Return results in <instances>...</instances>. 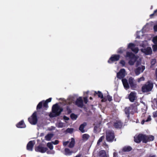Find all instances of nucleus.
Wrapping results in <instances>:
<instances>
[{"label": "nucleus", "instance_id": "603ef678", "mask_svg": "<svg viewBox=\"0 0 157 157\" xmlns=\"http://www.w3.org/2000/svg\"><path fill=\"white\" fill-rule=\"evenodd\" d=\"M154 29L155 31H157V24L154 25Z\"/></svg>", "mask_w": 157, "mask_h": 157}, {"label": "nucleus", "instance_id": "aec40b11", "mask_svg": "<svg viewBox=\"0 0 157 157\" xmlns=\"http://www.w3.org/2000/svg\"><path fill=\"white\" fill-rule=\"evenodd\" d=\"M34 144V142L33 141H30L28 144L27 146V148L28 150L32 151L33 147Z\"/></svg>", "mask_w": 157, "mask_h": 157}, {"label": "nucleus", "instance_id": "ddd939ff", "mask_svg": "<svg viewBox=\"0 0 157 157\" xmlns=\"http://www.w3.org/2000/svg\"><path fill=\"white\" fill-rule=\"evenodd\" d=\"M126 74L124 69H122L120 70V71L117 74V77L121 79L123 78Z\"/></svg>", "mask_w": 157, "mask_h": 157}, {"label": "nucleus", "instance_id": "6ab92c4d", "mask_svg": "<svg viewBox=\"0 0 157 157\" xmlns=\"http://www.w3.org/2000/svg\"><path fill=\"white\" fill-rule=\"evenodd\" d=\"M97 157H109V156L104 150H101L99 152Z\"/></svg>", "mask_w": 157, "mask_h": 157}, {"label": "nucleus", "instance_id": "b1692460", "mask_svg": "<svg viewBox=\"0 0 157 157\" xmlns=\"http://www.w3.org/2000/svg\"><path fill=\"white\" fill-rule=\"evenodd\" d=\"M53 134L52 133H49L45 136V140L47 141H50L53 137Z\"/></svg>", "mask_w": 157, "mask_h": 157}, {"label": "nucleus", "instance_id": "de8ad7c7", "mask_svg": "<svg viewBox=\"0 0 157 157\" xmlns=\"http://www.w3.org/2000/svg\"><path fill=\"white\" fill-rule=\"evenodd\" d=\"M47 153L48 154H54L55 153V151L52 150L51 151H47Z\"/></svg>", "mask_w": 157, "mask_h": 157}, {"label": "nucleus", "instance_id": "bf43d9fd", "mask_svg": "<svg viewBox=\"0 0 157 157\" xmlns=\"http://www.w3.org/2000/svg\"><path fill=\"white\" fill-rule=\"evenodd\" d=\"M149 157H156V156L155 155H149Z\"/></svg>", "mask_w": 157, "mask_h": 157}, {"label": "nucleus", "instance_id": "c85d7f7f", "mask_svg": "<svg viewBox=\"0 0 157 157\" xmlns=\"http://www.w3.org/2000/svg\"><path fill=\"white\" fill-rule=\"evenodd\" d=\"M90 137L89 135L86 134H84L82 135V138L83 140H87Z\"/></svg>", "mask_w": 157, "mask_h": 157}, {"label": "nucleus", "instance_id": "4d7b16f0", "mask_svg": "<svg viewBox=\"0 0 157 157\" xmlns=\"http://www.w3.org/2000/svg\"><path fill=\"white\" fill-rule=\"evenodd\" d=\"M69 143V142L68 141H66V142H63V145L64 146H66Z\"/></svg>", "mask_w": 157, "mask_h": 157}, {"label": "nucleus", "instance_id": "09e8293b", "mask_svg": "<svg viewBox=\"0 0 157 157\" xmlns=\"http://www.w3.org/2000/svg\"><path fill=\"white\" fill-rule=\"evenodd\" d=\"M153 116L154 117H157V111H156L153 113Z\"/></svg>", "mask_w": 157, "mask_h": 157}, {"label": "nucleus", "instance_id": "20e7f679", "mask_svg": "<svg viewBox=\"0 0 157 157\" xmlns=\"http://www.w3.org/2000/svg\"><path fill=\"white\" fill-rule=\"evenodd\" d=\"M153 84L151 81H148L142 87V91L144 92L151 91L153 88Z\"/></svg>", "mask_w": 157, "mask_h": 157}, {"label": "nucleus", "instance_id": "4be33fe9", "mask_svg": "<svg viewBox=\"0 0 157 157\" xmlns=\"http://www.w3.org/2000/svg\"><path fill=\"white\" fill-rule=\"evenodd\" d=\"M122 81L124 87L126 89H128L129 88V86L127 80L124 79H122Z\"/></svg>", "mask_w": 157, "mask_h": 157}, {"label": "nucleus", "instance_id": "e2e57ef3", "mask_svg": "<svg viewBox=\"0 0 157 157\" xmlns=\"http://www.w3.org/2000/svg\"><path fill=\"white\" fill-rule=\"evenodd\" d=\"M142 33V32H140H140H137V35H138V34L139 33Z\"/></svg>", "mask_w": 157, "mask_h": 157}, {"label": "nucleus", "instance_id": "72a5a7b5", "mask_svg": "<svg viewBox=\"0 0 157 157\" xmlns=\"http://www.w3.org/2000/svg\"><path fill=\"white\" fill-rule=\"evenodd\" d=\"M95 93L97 94H98V96L99 97L101 98H103V94L101 92L99 91H98V92H95Z\"/></svg>", "mask_w": 157, "mask_h": 157}, {"label": "nucleus", "instance_id": "774afa93", "mask_svg": "<svg viewBox=\"0 0 157 157\" xmlns=\"http://www.w3.org/2000/svg\"><path fill=\"white\" fill-rule=\"evenodd\" d=\"M142 103L143 104H144V105H145V103H144V102H142Z\"/></svg>", "mask_w": 157, "mask_h": 157}, {"label": "nucleus", "instance_id": "cd10ccee", "mask_svg": "<svg viewBox=\"0 0 157 157\" xmlns=\"http://www.w3.org/2000/svg\"><path fill=\"white\" fill-rule=\"evenodd\" d=\"M72 151H70L68 148H65V154L66 155H69L71 154Z\"/></svg>", "mask_w": 157, "mask_h": 157}, {"label": "nucleus", "instance_id": "a211bd4d", "mask_svg": "<svg viewBox=\"0 0 157 157\" xmlns=\"http://www.w3.org/2000/svg\"><path fill=\"white\" fill-rule=\"evenodd\" d=\"M128 81L131 88L133 89H134L135 87L136 84L134 82V78L132 77H130Z\"/></svg>", "mask_w": 157, "mask_h": 157}, {"label": "nucleus", "instance_id": "8fccbe9b", "mask_svg": "<svg viewBox=\"0 0 157 157\" xmlns=\"http://www.w3.org/2000/svg\"><path fill=\"white\" fill-rule=\"evenodd\" d=\"M67 111L68 113H71V109H69V107H67Z\"/></svg>", "mask_w": 157, "mask_h": 157}, {"label": "nucleus", "instance_id": "4c0bfd02", "mask_svg": "<svg viewBox=\"0 0 157 157\" xmlns=\"http://www.w3.org/2000/svg\"><path fill=\"white\" fill-rule=\"evenodd\" d=\"M153 41L155 44H157V36L154 37Z\"/></svg>", "mask_w": 157, "mask_h": 157}, {"label": "nucleus", "instance_id": "f03ea898", "mask_svg": "<svg viewBox=\"0 0 157 157\" xmlns=\"http://www.w3.org/2000/svg\"><path fill=\"white\" fill-rule=\"evenodd\" d=\"M140 46L143 48L141 49V51L142 52L146 55H149L151 54L152 51L151 47H147L146 48L147 45V41H140Z\"/></svg>", "mask_w": 157, "mask_h": 157}, {"label": "nucleus", "instance_id": "6e6d98bb", "mask_svg": "<svg viewBox=\"0 0 157 157\" xmlns=\"http://www.w3.org/2000/svg\"><path fill=\"white\" fill-rule=\"evenodd\" d=\"M63 119L66 121H68L69 120V118L66 117V116H64L63 117Z\"/></svg>", "mask_w": 157, "mask_h": 157}, {"label": "nucleus", "instance_id": "f704fd0d", "mask_svg": "<svg viewBox=\"0 0 157 157\" xmlns=\"http://www.w3.org/2000/svg\"><path fill=\"white\" fill-rule=\"evenodd\" d=\"M71 117L72 119L75 120L77 119V116L76 115L72 113L71 115Z\"/></svg>", "mask_w": 157, "mask_h": 157}, {"label": "nucleus", "instance_id": "864d4df0", "mask_svg": "<svg viewBox=\"0 0 157 157\" xmlns=\"http://www.w3.org/2000/svg\"><path fill=\"white\" fill-rule=\"evenodd\" d=\"M154 14H155L156 15H157V10L154 11V13L153 14H151L150 16H151L153 15Z\"/></svg>", "mask_w": 157, "mask_h": 157}, {"label": "nucleus", "instance_id": "9d476101", "mask_svg": "<svg viewBox=\"0 0 157 157\" xmlns=\"http://www.w3.org/2000/svg\"><path fill=\"white\" fill-rule=\"evenodd\" d=\"M135 44L133 43L129 44L128 46V48L130 49L132 51L135 53H137L138 52L139 49L138 48L135 47Z\"/></svg>", "mask_w": 157, "mask_h": 157}, {"label": "nucleus", "instance_id": "c9c22d12", "mask_svg": "<svg viewBox=\"0 0 157 157\" xmlns=\"http://www.w3.org/2000/svg\"><path fill=\"white\" fill-rule=\"evenodd\" d=\"M74 101L73 99V98L71 97L68 98L67 101V103H68L69 104H70Z\"/></svg>", "mask_w": 157, "mask_h": 157}, {"label": "nucleus", "instance_id": "9b49d317", "mask_svg": "<svg viewBox=\"0 0 157 157\" xmlns=\"http://www.w3.org/2000/svg\"><path fill=\"white\" fill-rule=\"evenodd\" d=\"M145 69V66L141 65L137 67L135 70V72L136 75H139L140 73H142Z\"/></svg>", "mask_w": 157, "mask_h": 157}, {"label": "nucleus", "instance_id": "c03bdc74", "mask_svg": "<svg viewBox=\"0 0 157 157\" xmlns=\"http://www.w3.org/2000/svg\"><path fill=\"white\" fill-rule=\"evenodd\" d=\"M103 146L105 148H108V145L106 144L105 142L103 143Z\"/></svg>", "mask_w": 157, "mask_h": 157}, {"label": "nucleus", "instance_id": "7c9ffc66", "mask_svg": "<svg viewBox=\"0 0 157 157\" xmlns=\"http://www.w3.org/2000/svg\"><path fill=\"white\" fill-rule=\"evenodd\" d=\"M151 120V116H148L147 119L146 120H143L141 122V124H144V123L145 122H148V121H150Z\"/></svg>", "mask_w": 157, "mask_h": 157}, {"label": "nucleus", "instance_id": "dca6fc26", "mask_svg": "<svg viewBox=\"0 0 157 157\" xmlns=\"http://www.w3.org/2000/svg\"><path fill=\"white\" fill-rule=\"evenodd\" d=\"M75 104L78 106L82 107L83 106V100L82 97L78 98L75 102Z\"/></svg>", "mask_w": 157, "mask_h": 157}, {"label": "nucleus", "instance_id": "f257e3e1", "mask_svg": "<svg viewBox=\"0 0 157 157\" xmlns=\"http://www.w3.org/2000/svg\"><path fill=\"white\" fill-rule=\"evenodd\" d=\"M127 59L128 60V63L131 65H133L135 62H136V65L137 66L140 64L141 59L139 57H136L131 52H127L125 56Z\"/></svg>", "mask_w": 157, "mask_h": 157}, {"label": "nucleus", "instance_id": "e433bc0d", "mask_svg": "<svg viewBox=\"0 0 157 157\" xmlns=\"http://www.w3.org/2000/svg\"><path fill=\"white\" fill-rule=\"evenodd\" d=\"M144 80H145L144 78V77L142 76V77H140V78H138L137 79V81L139 82H140L141 81H144Z\"/></svg>", "mask_w": 157, "mask_h": 157}, {"label": "nucleus", "instance_id": "13d9d810", "mask_svg": "<svg viewBox=\"0 0 157 157\" xmlns=\"http://www.w3.org/2000/svg\"><path fill=\"white\" fill-rule=\"evenodd\" d=\"M51 100H52V98H50L49 99H47L46 100V102H47V103H48V102H50L51 101Z\"/></svg>", "mask_w": 157, "mask_h": 157}, {"label": "nucleus", "instance_id": "7ed1b4c3", "mask_svg": "<svg viewBox=\"0 0 157 157\" xmlns=\"http://www.w3.org/2000/svg\"><path fill=\"white\" fill-rule=\"evenodd\" d=\"M52 110L53 114H50V116L54 117L59 115L63 111V109L57 104H56L53 105Z\"/></svg>", "mask_w": 157, "mask_h": 157}, {"label": "nucleus", "instance_id": "39448f33", "mask_svg": "<svg viewBox=\"0 0 157 157\" xmlns=\"http://www.w3.org/2000/svg\"><path fill=\"white\" fill-rule=\"evenodd\" d=\"M137 108L136 106L131 105L129 107H126L125 109V112L127 116V117H129V113L133 114L135 112H137Z\"/></svg>", "mask_w": 157, "mask_h": 157}, {"label": "nucleus", "instance_id": "338daca9", "mask_svg": "<svg viewBox=\"0 0 157 157\" xmlns=\"http://www.w3.org/2000/svg\"><path fill=\"white\" fill-rule=\"evenodd\" d=\"M90 100H92V97H90Z\"/></svg>", "mask_w": 157, "mask_h": 157}, {"label": "nucleus", "instance_id": "0eeeda50", "mask_svg": "<svg viewBox=\"0 0 157 157\" xmlns=\"http://www.w3.org/2000/svg\"><path fill=\"white\" fill-rule=\"evenodd\" d=\"M35 150L36 151L44 153L46 152L48 149L47 147L43 146L41 145H40L35 147Z\"/></svg>", "mask_w": 157, "mask_h": 157}, {"label": "nucleus", "instance_id": "052dcab7", "mask_svg": "<svg viewBox=\"0 0 157 157\" xmlns=\"http://www.w3.org/2000/svg\"><path fill=\"white\" fill-rule=\"evenodd\" d=\"M156 79H157V69H156Z\"/></svg>", "mask_w": 157, "mask_h": 157}, {"label": "nucleus", "instance_id": "c756f323", "mask_svg": "<svg viewBox=\"0 0 157 157\" xmlns=\"http://www.w3.org/2000/svg\"><path fill=\"white\" fill-rule=\"evenodd\" d=\"M132 148L129 146L125 147L123 149V151H131Z\"/></svg>", "mask_w": 157, "mask_h": 157}, {"label": "nucleus", "instance_id": "423d86ee", "mask_svg": "<svg viewBox=\"0 0 157 157\" xmlns=\"http://www.w3.org/2000/svg\"><path fill=\"white\" fill-rule=\"evenodd\" d=\"M28 120L30 123L32 124L35 125L36 124L37 119L36 112H34L31 116L29 118Z\"/></svg>", "mask_w": 157, "mask_h": 157}, {"label": "nucleus", "instance_id": "2f4dec72", "mask_svg": "<svg viewBox=\"0 0 157 157\" xmlns=\"http://www.w3.org/2000/svg\"><path fill=\"white\" fill-rule=\"evenodd\" d=\"M47 146L50 150L53 149V146L52 145V142L48 143L47 144Z\"/></svg>", "mask_w": 157, "mask_h": 157}, {"label": "nucleus", "instance_id": "a18cd8bd", "mask_svg": "<svg viewBox=\"0 0 157 157\" xmlns=\"http://www.w3.org/2000/svg\"><path fill=\"white\" fill-rule=\"evenodd\" d=\"M120 63L122 64L123 66H124L125 65V63L124 61L121 60L120 62Z\"/></svg>", "mask_w": 157, "mask_h": 157}, {"label": "nucleus", "instance_id": "49530a36", "mask_svg": "<svg viewBox=\"0 0 157 157\" xmlns=\"http://www.w3.org/2000/svg\"><path fill=\"white\" fill-rule=\"evenodd\" d=\"M107 98L109 101H110L112 100V97L108 95L107 96Z\"/></svg>", "mask_w": 157, "mask_h": 157}, {"label": "nucleus", "instance_id": "393cba45", "mask_svg": "<svg viewBox=\"0 0 157 157\" xmlns=\"http://www.w3.org/2000/svg\"><path fill=\"white\" fill-rule=\"evenodd\" d=\"M86 123H84L81 124L79 127V130L82 132H84L85 131L84 130V128L86 125Z\"/></svg>", "mask_w": 157, "mask_h": 157}, {"label": "nucleus", "instance_id": "f3484780", "mask_svg": "<svg viewBox=\"0 0 157 157\" xmlns=\"http://www.w3.org/2000/svg\"><path fill=\"white\" fill-rule=\"evenodd\" d=\"M43 104V106L44 107L47 108L48 107V103L46 101H42L40 102L37 105V109H40L41 108Z\"/></svg>", "mask_w": 157, "mask_h": 157}, {"label": "nucleus", "instance_id": "69168bd1", "mask_svg": "<svg viewBox=\"0 0 157 157\" xmlns=\"http://www.w3.org/2000/svg\"><path fill=\"white\" fill-rule=\"evenodd\" d=\"M140 36L139 35H138L137 36V38H140Z\"/></svg>", "mask_w": 157, "mask_h": 157}, {"label": "nucleus", "instance_id": "4468645a", "mask_svg": "<svg viewBox=\"0 0 157 157\" xmlns=\"http://www.w3.org/2000/svg\"><path fill=\"white\" fill-rule=\"evenodd\" d=\"M136 94L135 92H131L128 96L129 100L132 102H133L136 99Z\"/></svg>", "mask_w": 157, "mask_h": 157}, {"label": "nucleus", "instance_id": "3c124183", "mask_svg": "<svg viewBox=\"0 0 157 157\" xmlns=\"http://www.w3.org/2000/svg\"><path fill=\"white\" fill-rule=\"evenodd\" d=\"M84 102L85 103H87V98L86 97H84Z\"/></svg>", "mask_w": 157, "mask_h": 157}, {"label": "nucleus", "instance_id": "0e129e2a", "mask_svg": "<svg viewBox=\"0 0 157 157\" xmlns=\"http://www.w3.org/2000/svg\"><path fill=\"white\" fill-rule=\"evenodd\" d=\"M145 114L143 113V114L142 115V117H144V116H145Z\"/></svg>", "mask_w": 157, "mask_h": 157}, {"label": "nucleus", "instance_id": "2eb2a0df", "mask_svg": "<svg viewBox=\"0 0 157 157\" xmlns=\"http://www.w3.org/2000/svg\"><path fill=\"white\" fill-rule=\"evenodd\" d=\"M144 142L146 143L148 141H153L154 139V137L152 135L146 136L144 135Z\"/></svg>", "mask_w": 157, "mask_h": 157}, {"label": "nucleus", "instance_id": "f8f14e48", "mask_svg": "<svg viewBox=\"0 0 157 157\" xmlns=\"http://www.w3.org/2000/svg\"><path fill=\"white\" fill-rule=\"evenodd\" d=\"M120 58V56L118 55H112L108 61L109 63H111L114 61L118 60Z\"/></svg>", "mask_w": 157, "mask_h": 157}, {"label": "nucleus", "instance_id": "bb28decb", "mask_svg": "<svg viewBox=\"0 0 157 157\" xmlns=\"http://www.w3.org/2000/svg\"><path fill=\"white\" fill-rule=\"evenodd\" d=\"M56 125L57 127L62 128L64 126V123L60 122H58L56 123Z\"/></svg>", "mask_w": 157, "mask_h": 157}, {"label": "nucleus", "instance_id": "37998d69", "mask_svg": "<svg viewBox=\"0 0 157 157\" xmlns=\"http://www.w3.org/2000/svg\"><path fill=\"white\" fill-rule=\"evenodd\" d=\"M52 143L53 144L55 145H56L58 144L59 141L57 140H56L55 141L52 142Z\"/></svg>", "mask_w": 157, "mask_h": 157}, {"label": "nucleus", "instance_id": "680f3d73", "mask_svg": "<svg viewBox=\"0 0 157 157\" xmlns=\"http://www.w3.org/2000/svg\"><path fill=\"white\" fill-rule=\"evenodd\" d=\"M106 101V100L104 99H103L101 100V101L102 102H105Z\"/></svg>", "mask_w": 157, "mask_h": 157}, {"label": "nucleus", "instance_id": "473e14b6", "mask_svg": "<svg viewBox=\"0 0 157 157\" xmlns=\"http://www.w3.org/2000/svg\"><path fill=\"white\" fill-rule=\"evenodd\" d=\"M105 136H101L98 140L97 142V145H99L100 144V143L104 139Z\"/></svg>", "mask_w": 157, "mask_h": 157}, {"label": "nucleus", "instance_id": "412c9836", "mask_svg": "<svg viewBox=\"0 0 157 157\" xmlns=\"http://www.w3.org/2000/svg\"><path fill=\"white\" fill-rule=\"evenodd\" d=\"M16 126L18 128H25L26 127V125L23 121H21L20 122L17 124Z\"/></svg>", "mask_w": 157, "mask_h": 157}, {"label": "nucleus", "instance_id": "6e6552de", "mask_svg": "<svg viewBox=\"0 0 157 157\" xmlns=\"http://www.w3.org/2000/svg\"><path fill=\"white\" fill-rule=\"evenodd\" d=\"M114 138V133L110 131H108L106 132V140L109 142L112 141Z\"/></svg>", "mask_w": 157, "mask_h": 157}, {"label": "nucleus", "instance_id": "1a4fd4ad", "mask_svg": "<svg viewBox=\"0 0 157 157\" xmlns=\"http://www.w3.org/2000/svg\"><path fill=\"white\" fill-rule=\"evenodd\" d=\"M144 135L143 134H139L138 136L136 135L134 137V141L137 143H139L142 141L144 142Z\"/></svg>", "mask_w": 157, "mask_h": 157}, {"label": "nucleus", "instance_id": "a19ab883", "mask_svg": "<svg viewBox=\"0 0 157 157\" xmlns=\"http://www.w3.org/2000/svg\"><path fill=\"white\" fill-rule=\"evenodd\" d=\"M156 62V60L155 59H152L151 63L152 65H154Z\"/></svg>", "mask_w": 157, "mask_h": 157}, {"label": "nucleus", "instance_id": "ea45409f", "mask_svg": "<svg viewBox=\"0 0 157 157\" xmlns=\"http://www.w3.org/2000/svg\"><path fill=\"white\" fill-rule=\"evenodd\" d=\"M153 50L155 51L157 50V45H154L153 46Z\"/></svg>", "mask_w": 157, "mask_h": 157}, {"label": "nucleus", "instance_id": "a878e982", "mask_svg": "<svg viewBox=\"0 0 157 157\" xmlns=\"http://www.w3.org/2000/svg\"><path fill=\"white\" fill-rule=\"evenodd\" d=\"M75 143V140L73 138H72L71 139V142H70L69 145L68 146L70 148L73 147L74 146Z\"/></svg>", "mask_w": 157, "mask_h": 157}, {"label": "nucleus", "instance_id": "5fc2aeb1", "mask_svg": "<svg viewBox=\"0 0 157 157\" xmlns=\"http://www.w3.org/2000/svg\"><path fill=\"white\" fill-rule=\"evenodd\" d=\"M117 154L116 152H115L113 153V157H117Z\"/></svg>", "mask_w": 157, "mask_h": 157}, {"label": "nucleus", "instance_id": "58836bf2", "mask_svg": "<svg viewBox=\"0 0 157 157\" xmlns=\"http://www.w3.org/2000/svg\"><path fill=\"white\" fill-rule=\"evenodd\" d=\"M124 50V49H123V48H120L119 49L118 51V52L120 53H123Z\"/></svg>", "mask_w": 157, "mask_h": 157}, {"label": "nucleus", "instance_id": "5701e85b", "mask_svg": "<svg viewBox=\"0 0 157 157\" xmlns=\"http://www.w3.org/2000/svg\"><path fill=\"white\" fill-rule=\"evenodd\" d=\"M114 126L116 128H120L122 127V124L120 121H118L114 123Z\"/></svg>", "mask_w": 157, "mask_h": 157}, {"label": "nucleus", "instance_id": "79ce46f5", "mask_svg": "<svg viewBox=\"0 0 157 157\" xmlns=\"http://www.w3.org/2000/svg\"><path fill=\"white\" fill-rule=\"evenodd\" d=\"M73 129L72 128H67V132H68L71 133L73 131Z\"/></svg>", "mask_w": 157, "mask_h": 157}]
</instances>
